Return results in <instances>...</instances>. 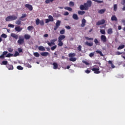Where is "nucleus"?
I'll return each instance as SVG.
<instances>
[{"mask_svg":"<svg viewBox=\"0 0 125 125\" xmlns=\"http://www.w3.org/2000/svg\"><path fill=\"white\" fill-rule=\"evenodd\" d=\"M121 4H122V5L125 6V0H121Z\"/></svg>","mask_w":125,"mask_h":125,"instance_id":"nucleus-58","label":"nucleus"},{"mask_svg":"<svg viewBox=\"0 0 125 125\" xmlns=\"http://www.w3.org/2000/svg\"><path fill=\"white\" fill-rule=\"evenodd\" d=\"M108 64L109 65H111V67L112 68V69H114V68H115V65H114V64H113V62H112L111 61H108Z\"/></svg>","mask_w":125,"mask_h":125,"instance_id":"nucleus-27","label":"nucleus"},{"mask_svg":"<svg viewBox=\"0 0 125 125\" xmlns=\"http://www.w3.org/2000/svg\"><path fill=\"white\" fill-rule=\"evenodd\" d=\"M96 53H98V54H100L101 56H104V55H103V53H102V51L97 50L96 51Z\"/></svg>","mask_w":125,"mask_h":125,"instance_id":"nucleus-28","label":"nucleus"},{"mask_svg":"<svg viewBox=\"0 0 125 125\" xmlns=\"http://www.w3.org/2000/svg\"><path fill=\"white\" fill-rule=\"evenodd\" d=\"M38 49L39 50H40V51H45V49L44 48V47L42 46H40L38 47Z\"/></svg>","mask_w":125,"mask_h":125,"instance_id":"nucleus-21","label":"nucleus"},{"mask_svg":"<svg viewBox=\"0 0 125 125\" xmlns=\"http://www.w3.org/2000/svg\"><path fill=\"white\" fill-rule=\"evenodd\" d=\"M94 42L95 43V44H96V45H99V41H98V40H97V39H95L94 40Z\"/></svg>","mask_w":125,"mask_h":125,"instance_id":"nucleus-39","label":"nucleus"},{"mask_svg":"<svg viewBox=\"0 0 125 125\" xmlns=\"http://www.w3.org/2000/svg\"><path fill=\"white\" fill-rule=\"evenodd\" d=\"M18 51L19 52V53H23V49L21 48H18Z\"/></svg>","mask_w":125,"mask_h":125,"instance_id":"nucleus-46","label":"nucleus"},{"mask_svg":"<svg viewBox=\"0 0 125 125\" xmlns=\"http://www.w3.org/2000/svg\"><path fill=\"white\" fill-rule=\"evenodd\" d=\"M65 28H66V29H67V30H70L71 29L70 26L69 25L65 26Z\"/></svg>","mask_w":125,"mask_h":125,"instance_id":"nucleus-63","label":"nucleus"},{"mask_svg":"<svg viewBox=\"0 0 125 125\" xmlns=\"http://www.w3.org/2000/svg\"><path fill=\"white\" fill-rule=\"evenodd\" d=\"M94 54H95V53L94 52H92V53H90L89 54V56L91 58H92L93 57V56H94Z\"/></svg>","mask_w":125,"mask_h":125,"instance_id":"nucleus-51","label":"nucleus"},{"mask_svg":"<svg viewBox=\"0 0 125 125\" xmlns=\"http://www.w3.org/2000/svg\"><path fill=\"white\" fill-rule=\"evenodd\" d=\"M122 23H123L124 25L125 26V20H122Z\"/></svg>","mask_w":125,"mask_h":125,"instance_id":"nucleus-64","label":"nucleus"},{"mask_svg":"<svg viewBox=\"0 0 125 125\" xmlns=\"http://www.w3.org/2000/svg\"><path fill=\"white\" fill-rule=\"evenodd\" d=\"M123 48H125V45L124 44H122L118 47L117 49L118 50H120L121 49H123Z\"/></svg>","mask_w":125,"mask_h":125,"instance_id":"nucleus-30","label":"nucleus"},{"mask_svg":"<svg viewBox=\"0 0 125 125\" xmlns=\"http://www.w3.org/2000/svg\"><path fill=\"white\" fill-rule=\"evenodd\" d=\"M92 71L94 72V74H100V68L98 65H94L91 68Z\"/></svg>","mask_w":125,"mask_h":125,"instance_id":"nucleus-2","label":"nucleus"},{"mask_svg":"<svg viewBox=\"0 0 125 125\" xmlns=\"http://www.w3.org/2000/svg\"><path fill=\"white\" fill-rule=\"evenodd\" d=\"M105 11H106V9H101L98 11V13H99L100 14H103V13H104Z\"/></svg>","mask_w":125,"mask_h":125,"instance_id":"nucleus-22","label":"nucleus"},{"mask_svg":"<svg viewBox=\"0 0 125 125\" xmlns=\"http://www.w3.org/2000/svg\"><path fill=\"white\" fill-rule=\"evenodd\" d=\"M8 51H9V52H12L13 51V49L11 48H9L8 49Z\"/></svg>","mask_w":125,"mask_h":125,"instance_id":"nucleus-60","label":"nucleus"},{"mask_svg":"<svg viewBox=\"0 0 125 125\" xmlns=\"http://www.w3.org/2000/svg\"><path fill=\"white\" fill-rule=\"evenodd\" d=\"M40 24L41 26H43V25H44V22L42 20L40 21Z\"/></svg>","mask_w":125,"mask_h":125,"instance_id":"nucleus-54","label":"nucleus"},{"mask_svg":"<svg viewBox=\"0 0 125 125\" xmlns=\"http://www.w3.org/2000/svg\"><path fill=\"white\" fill-rule=\"evenodd\" d=\"M56 47H57V45H55L54 46L51 47V49L52 50H54L55 49H56Z\"/></svg>","mask_w":125,"mask_h":125,"instance_id":"nucleus-52","label":"nucleus"},{"mask_svg":"<svg viewBox=\"0 0 125 125\" xmlns=\"http://www.w3.org/2000/svg\"><path fill=\"white\" fill-rule=\"evenodd\" d=\"M72 17L74 20H79V17H78V15L76 14H73Z\"/></svg>","mask_w":125,"mask_h":125,"instance_id":"nucleus-19","label":"nucleus"},{"mask_svg":"<svg viewBox=\"0 0 125 125\" xmlns=\"http://www.w3.org/2000/svg\"><path fill=\"white\" fill-rule=\"evenodd\" d=\"M100 32L102 33V35H106V32L105 31V30L104 29H101Z\"/></svg>","mask_w":125,"mask_h":125,"instance_id":"nucleus-42","label":"nucleus"},{"mask_svg":"<svg viewBox=\"0 0 125 125\" xmlns=\"http://www.w3.org/2000/svg\"><path fill=\"white\" fill-rule=\"evenodd\" d=\"M25 6L27 8H28V9H29V10H30V11H32L33 10V6H32V5H30L29 4H26Z\"/></svg>","mask_w":125,"mask_h":125,"instance_id":"nucleus-10","label":"nucleus"},{"mask_svg":"<svg viewBox=\"0 0 125 125\" xmlns=\"http://www.w3.org/2000/svg\"><path fill=\"white\" fill-rule=\"evenodd\" d=\"M101 41L104 43H105V42H107V37H106V36L101 35Z\"/></svg>","mask_w":125,"mask_h":125,"instance_id":"nucleus-6","label":"nucleus"},{"mask_svg":"<svg viewBox=\"0 0 125 125\" xmlns=\"http://www.w3.org/2000/svg\"><path fill=\"white\" fill-rule=\"evenodd\" d=\"M111 21H118V19L117 18V17H116V16L113 15L111 17Z\"/></svg>","mask_w":125,"mask_h":125,"instance_id":"nucleus-17","label":"nucleus"},{"mask_svg":"<svg viewBox=\"0 0 125 125\" xmlns=\"http://www.w3.org/2000/svg\"><path fill=\"white\" fill-rule=\"evenodd\" d=\"M85 39L87 41H93V38H89V37H85Z\"/></svg>","mask_w":125,"mask_h":125,"instance_id":"nucleus-47","label":"nucleus"},{"mask_svg":"<svg viewBox=\"0 0 125 125\" xmlns=\"http://www.w3.org/2000/svg\"><path fill=\"white\" fill-rule=\"evenodd\" d=\"M33 54L35 57H40V54L38 52H34Z\"/></svg>","mask_w":125,"mask_h":125,"instance_id":"nucleus-44","label":"nucleus"},{"mask_svg":"<svg viewBox=\"0 0 125 125\" xmlns=\"http://www.w3.org/2000/svg\"><path fill=\"white\" fill-rule=\"evenodd\" d=\"M69 60L70 61H72V62H75V61H77V58H70Z\"/></svg>","mask_w":125,"mask_h":125,"instance_id":"nucleus-40","label":"nucleus"},{"mask_svg":"<svg viewBox=\"0 0 125 125\" xmlns=\"http://www.w3.org/2000/svg\"><path fill=\"white\" fill-rule=\"evenodd\" d=\"M25 17H27L26 14H22V16L20 18V20H22L23 18H25Z\"/></svg>","mask_w":125,"mask_h":125,"instance_id":"nucleus-31","label":"nucleus"},{"mask_svg":"<svg viewBox=\"0 0 125 125\" xmlns=\"http://www.w3.org/2000/svg\"><path fill=\"white\" fill-rule=\"evenodd\" d=\"M116 55H121V54H123V52H120L119 51H117L116 52Z\"/></svg>","mask_w":125,"mask_h":125,"instance_id":"nucleus-59","label":"nucleus"},{"mask_svg":"<svg viewBox=\"0 0 125 125\" xmlns=\"http://www.w3.org/2000/svg\"><path fill=\"white\" fill-rule=\"evenodd\" d=\"M66 39V36L64 35H60L58 38V45L59 46H63V42L62 41H64Z\"/></svg>","mask_w":125,"mask_h":125,"instance_id":"nucleus-1","label":"nucleus"},{"mask_svg":"<svg viewBox=\"0 0 125 125\" xmlns=\"http://www.w3.org/2000/svg\"><path fill=\"white\" fill-rule=\"evenodd\" d=\"M63 15H64L65 16H67V15H69V12H65Z\"/></svg>","mask_w":125,"mask_h":125,"instance_id":"nucleus-62","label":"nucleus"},{"mask_svg":"<svg viewBox=\"0 0 125 125\" xmlns=\"http://www.w3.org/2000/svg\"><path fill=\"white\" fill-rule=\"evenodd\" d=\"M77 49L78 51H82V46L81 45H79L78 47H77Z\"/></svg>","mask_w":125,"mask_h":125,"instance_id":"nucleus-56","label":"nucleus"},{"mask_svg":"<svg viewBox=\"0 0 125 125\" xmlns=\"http://www.w3.org/2000/svg\"><path fill=\"white\" fill-rule=\"evenodd\" d=\"M6 67L7 69H8V70H13L14 69L13 65L12 64H7Z\"/></svg>","mask_w":125,"mask_h":125,"instance_id":"nucleus-14","label":"nucleus"},{"mask_svg":"<svg viewBox=\"0 0 125 125\" xmlns=\"http://www.w3.org/2000/svg\"><path fill=\"white\" fill-rule=\"evenodd\" d=\"M15 30L16 32H21L22 30H23V28L21 27L20 26H18L15 28Z\"/></svg>","mask_w":125,"mask_h":125,"instance_id":"nucleus-9","label":"nucleus"},{"mask_svg":"<svg viewBox=\"0 0 125 125\" xmlns=\"http://www.w3.org/2000/svg\"><path fill=\"white\" fill-rule=\"evenodd\" d=\"M40 22H41V21H40V19H39V18L37 19V20H36V25H39Z\"/></svg>","mask_w":125,"mask_h":125,"instance_id":"nucleus-43","label":"nucleus"},{"mask_svg":"<svg viewBox=\"0 0 125 125\" xmlns=\"http://www.w3.org/2000/svg\"><path fill=\"white\" fill-rule=\"evenodd\" d=\"M60 34H61V35H64V34H65V29H62L60 31Z\"/></svg>","mask_w":125,"mask_h":125,"instance_id":"nucleus-49","label":"nucleus"},{"mask_svg":"<svg viewBox=\"0 0 125 125\" xmlns=\"http://www.w3.org/2000/svg\"><path fill=\"white\" fill-rule=\"evenodd\" d=\"M68 56L70 58H73V57H75V56H76V54L75 53H70L69 54Z\"/></svg>","mask_w":125,"mask_h":125,"instance_id":"nucleus-24","label":"nucleus"},{"mask_svg":"<svg viewBox=\"0 0 125 125\" xmlns=\"http://www.w3.org/2000/svg\"><path fill=\"white\" fill-rule=\"evenodd\" d=\"M92 4V2L90 0H88L86 3H84V5L85 7V10H87L89 7H91Z\"/></svg>","mask_w":125,"mask_h":125,"instance_id":"nucleus-3","label":"nucleus"},{"mask_svg":"<svg viewBox=\"0 0 125 125\" xmlns=\"http://www.w3.org/2000/svg\"><path fill=\"white\" fill-rule=\"evenodd\" d=\"M34 26H29L28 27H27V30L28 31H32V30H34Z\"/></svg>","mask_w":125,"mask_h":125,"instance_id":"nucleus-34","label":"nucleus"},{"mask_svg":"<svg viewBox=\"0 0 125 125\" xmlns=\"http://www.w3.org/2000/svg\"><path fill=\"white\" fill-rule=\"evenodd\" d=\"M48 18H49V20L51 22H53L54 19H53V17H52V16H48Z\"/></svg>","mask_w":125,"mask_h":125,"instance_id":"nucleus-38","label":"nucleus"},{"mask_svg":"<svg viewBox=\"0 0 125 125\" xmlns=\"http://www.w3.org/2000/svg\"><path fill=\"white\" fill-rule=\"evenodd\" d=\"M64 8L65 10H68V11H72L73 10V9L70 7H65Z\"/></svg>","mask_w":125,"mask_h":125,"instance_id":"nucleus-32","label":"nucleus"},{"mask_svg":"<svg viewBox=\"0 0 125 125\" xmlns=\"http://www.w3.org/2000/svg\"><path fill=\"white\" fill-rule=\"evenodd\" d=\"M107 34H108V35L113 34V29L112 28H110L107 30Z\"/></svg>","mask_w":125,"mask_h":125,"instance_id":"nucleus-23","label":"nucleus"},{"mask_svg":"<svg viewBox=\"0 0 125 125\" xmlns=\"http://www.w3.org/2000/svg\"><path fill=\"white\" fill-rule=\"evenodd\" d=\"M41 55L42 56H44L45 57H46V56H48L49 55V53L47 52H44L41 53Z\"/></svg>","mask_w":125,"mask_h":125,"instance_id":"nucleus-13","label":"nucleus"},{"mask_svg":"<svg viewBox=\"0 0 125 125\" xmlns=\"http://www.w3.org/2000/svg\"><path fill=\"white\" fill-rule=\"evenodd\" d=\"M105 22H106L105 20L102 19V20L99 21L98 22H97L96 25H97V26H99L100 25H103V24H105Z\"/></svg>","mask_w":125,"mask_h":125,"instance_id":"nucleus-7","label":"nucleus"},{"mask_svg":"<svg viewBox=\"0 0 125 125\" xmlns=\"http://www.w3.org/2000/svg\"><path fill=\"white\" fill-rule=\"evenodd\" d=\"M85 23H86V21L85 19H83L82 21V24L81 26L83 27H84V26H85Z\"/></svg>","mask_w":125,"mask_h":125,"instance_id":"nucleus-12","label":"nucleus"},{"mask_svg":"<svg viewBox=\"0 0 125 125\" xmlns=\"http://www.w3.org/2000/svg\"><path fill=\"white\" fill-rule=\"evenodd\" d=\"M10 16L11 18V21H14V20H17L18 17L16 16L12 15V16Z\"/></svg>","mask_w":125,"mask_h":125,"instance_id":"nucleus-16","label":"nucleus"},{"mask_svg":"<svg viewBox=\"0 0 125 125\" xmlns=\"http://www.w3.org/2000/svg\"><path fill=\"white\" fill-rule=\"evenodd\" d=\"M0 37L4 38V39H6L7 38V35H6V34L3 33L0 36Z\"/></svg>","mask_w":125,"mask_h":125,"instance_id":"nucleus-48","label":"nucleus"},{"mask_svg":"<svg viewBox=\"0 0 125 125\" xmlns=\"http://www.w3.org/2000/svg\"><path fill=\"white\" fill-rule=\"evenodd\" d=\"M83 63H84L85 65H89V63L87 62L86 61H83Z\"/></svg>","mask_w":125,"mask_h":125,"instance_id":"nucleus-53","label":"nucleus"},{"mask_svg":"<svg viewBox=\"0 0 125 125\" xmlns=\"http://www.w3.org/2000/svg\"><path fill=\"white\" fill-rule=\"evenodd\" d=\"M7 63H8V62L7 61H3L2 62V63H1V65H7Z\"/></svg>","mask_w":125,"mask_h":125,"instance_id":"nucleus-45","label":"nucleus"},{"mask_svg":"<svg viewBox=\"0 0 125 125\" xmlns=\"http://www.w3.org/2000/svg\"><path fill=\"white\" fill-rule=\"evenodd\" d=\"M30 38H31V36L28 34L24 35V39L25 40H30Z\"/></svg>","mask_w":125,"mask_h":125,"instance_id":"nucleus-25","label":"nucleus"},{"mask_svg":"<svg viewBox=\"0 0 125 125\" xmlns=\"http://www.w3.org/2000/svg\"><path fill=\"white\" fill-rule=\"evenodd\" d=\"M13 56V54H10V53H8L6 56V57H11Z\"/></svg>","mask_w":125,"mask_h":125,"instance_id":"nucleus-55","label":"nucleus"},{"mask_svg":"<svg viewBox=\"0 0 125 125\" xmlns=\"http://www.w3.org/2000/svg\"><path fill=\"white\" fill-rule=\"evenodd\" d=\"M85 45H87V46H92L93 45V42H86L84 43Z\"/></svg>","mask_w":125,"mask_h":125,"instance_id":"nucleus-15","label":"nucleus"},{"mask_svg":"<svg viewBox=\"0 0 125 125\" xmlns=\"http://www.w3.org/2000/svg\"><path fill=\"white\" fill-rule=\"evenodd\" d=\"M19 52L18 51H15L14 55L13 56L14 57H16L17 56H19Z\"/></svg>","mask_w":125,"mask_h":125,"instance_id":"nucleus-41","label":"nucleus"},{"mask_svg":"<svg viewBox=\"0 0 125 125\" xmlns=\"http://www.w3.org/2000/svg\"><path fill=\"white\" fill-rule=\"evenodd\" d=\"M93 1H95V2H97V3H103V0H92Z\"/></svg>","mask_w":125,"mask_h":125,"instance_id":"nucleus-36","label":"nucleus"},{"mask_svg":"<svg viewBox=\"0 0 125 125\" xmlns=\"http://www.w3.org/2000/svg\"><path fill=\"white\" fill-rule=\"evenodd\" d=\"M8 27H9V28H14V24H9Z\"/></svg>","mask_w":125,"mask_h":125,"instance_id":"nucleus-57","label":"nucleus"},{"mask_svg":"<svg viewBox=\"0 0 125 125\" xmlns=\"http://www.w3.org/2000/svg\"><path fill=\"white\" fill-rule=\"evenodd\" d=\"M113 10L114 11H117L118 10V5L117 4L113 5Z\"/></svg>","mask_w":125,"mask_h":125,"instance_id":"nucleus-26","label":"nucleus"},{"mask_svg":"<svg viewBox=\"0 0 125 125\" xmlns=\"http://www.w3.org/2000/svg\"><path fill=\"white\" fill-rule=\"evenodd\" d=\"M21 21H23V20H22V19L20 20V18L19 20L16 21L15 23L17 25H21Z\"/></svg>","mask_w":125,"mask_h":125,"instance_id":"nucleus-20","label":"nucleus"},{"mask_svg":"<svg viewBox=\"0 0 125 125\" xmlns=\"http://www.w3.org/2000/svg\"><path fill=\"white\" fill-rule=\"evenodd\" d=\"M53 69L54 70H57V69L58 68V64L56 62H53Z\"/></svg>","mask_w":125,"mask_h":125,"instance_id":"nucleus-18","label":"nucleus"},{"mask_svg":"<svg viewBox=\"0 0 125 125\" xmlns=\"http://www.w3.org/2000/svg\"><path fill=\"white\" fill-rule=\"evenodd\" d=\"M17 68L18 69V70H23V69H24L23 67H22L21 65H18L17 67Z\"/></svg>","mask_w":125,"mask_h":125,"instance_id":"nucleus-50","label":"nucleus"},{"mask_svg":"<svg viewBox=\"0 0 125 125\" xmlns=\"http://www.w3.org/2000/svg\"><path fill=\"white\" fill-rule=\"evenodd\" d=\"M8 52L7 51H4L2 53V55L4 56V55H6Z\"/></svg>","mask_w":125,"mask_h":125,"instance_id":"nucleus-61","label":"nucleus"},{"mask_svg":"<svg viewBox=\"0 0 125 125\" xmlns=\"http://www.w3.org/2000/svg\"><path fill=\"white\" fill-rule=\"evenodd\" d=\"M5 21H7V22H9V21H11V19L10 18V16H8L7 17H6L5 18Z\"/></svg>","mask_w":125,"mask_h":125,"instance_id":"nucleus-37","label":"nucleus"},{"mask_svg":"<svg viewBox=\"0 0 125 125\" xmlns=\"http://www.w3.org/2000/svg\"><path fill=\"white\" fill-rule=\"evenodd\" d=\"M56 41H57V39H54V40H51V42H48L47 43V44L49 45V46H51V45H54V44H55V43L54 42H56Z\"/></svg>","mask_w":125,"mask_h":125,"instance_id":"nucleus-8","label":"nucleus"},{"mask_svg":"<svg viewBox=\"0 0 125 125\" xmlns=\"http://www.w3.org/2000/svg\"><path fill=\"white\" fill-rule=\"evenodd\" d=\"M21 37H22V36H19V40L17 41V43H18V44H19V45H21V44H23V43H24V38H22Z\"/></svg>","mask_w":125,"mask_h":125,"instance_id":"nucleus-4","label":"nucleus"},{"mask_svg":"<svg viewBox=\"0 0 125 125\" xmlns=\"http://www.w3.org/2000/svg\"><path fill=\"white\" fill-rule=\"evenodd\" d=\"M11 37L13 38V39H15V40H18V35L17 34H16L15 33H11Z\"/></svg>","mask_w":125,"mask_h":125,"instance_id":"nucleus-11","label":"nucleus"},{"mask_svg":"<svg viewBox=\"0 0 125 125\" xmlns=\"http://www.w3.org/2000/svg\"><path fill=\"white\" fill-rule=\"evenodd\" d=\"M69 5L71 7H73V6H74L75 5V3L74 2L71 1L69 2Z\"/></svg>","mask_w":125,"mask_h":125,"instance_id":"nucleus-35","label":"nucleus"},{"mask_svg":"<svg viewBox=\"0 0 125 125\" xmlns=\"http://www.w3.org/2000/svg\"><path fill=\"white\" fill-rule=\"evenodd\" d=\"M80 8L81 10H85V6L84 5H81Z\"/></svg>","mask_w":125,"mask_h":125,"instance_id":"nucleus-29","label":"nucleus"},{"mask_svg":"<svg viewBox=\"0 0 125 125\" xmlns=\"http://www.w3.org/2000/svg\"><path fill=\"white\" fill-rule=\"evenodd\" d=\"M85 13V12L84 11H78V14L79 15H83Z\"/></svg>","mask_w":125,"mask_h":125,"instance_id":"nucleus-33","label":"nucleus"},{"mask_svg":"<svg viewBox=\"0 0 125 125\" xmlns=\"http://www.w3.org/2000/svg\"><path fill=\"white\" fill-rule=\"evenodd\" d=\"M61 24V21L59 20L57 21V22L56 23V26L54 28V31H56V30H57L58 28H59V26H60Z\"/></svg>","mask_w":125,"mask_h":125,"instance_id":"nucleus-5","label":"nucleus"}]
</instances>
